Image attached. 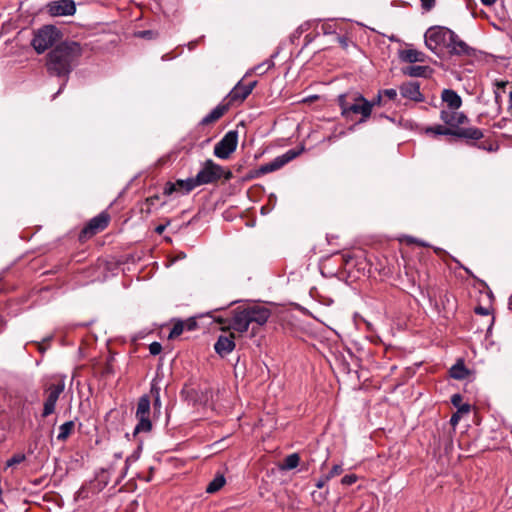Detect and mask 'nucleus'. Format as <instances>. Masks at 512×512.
Listing matches in <instances>:
<instances>
[{
    "mask_svg": "<svg viewBox=\"0 0 512 512\" xmlns=\"http://www.w3.org/2000/svg\"><path fill=\"white\" fill-rule=\"evenodd\" d=\"M82 54V48L77 42H62L56 45L48 54L47 69L59 77H67Z\"/></svg>",
    "mask_w": 512,
    "mask_h": 512,
    "instance_id": "nucleus-1",
    "label": "nucleus"
},
{
    "mask_svg": "<svg viewBox=\"0 0 512 512\" xmlns=\"http://www.w3.org/2000/svg\"><path fill=\"white\" fill-rule=\"evenodd\" d=\"M338 105L342 116L348 118L351 114H360L362 123L370 117L375 103H370L358 92H347L338 96Z\"/></svg>",
    "mask_w": 512,
    "mask_h": 512,
    "instance_id": "nucleus-2",
    "label": "nucleus"
},
{
    "mask_svg": "<svg viewBox=\"0 0 512 512\" xmlns=\"http://www.w3.org/2000/svg\"><path fill=\"white\" fill-rule=\"evenodd\" d=\"M65 390L64 377L53 378L43 386L44 403L41 416L46 418L56 410V403Z\"/></svg>",
    "mask_w": 512,
    "mask_h": 512,
    "instance_id": "nucleus-3",
    "label": "nucleus"
},
{
    "mask_svg": "<svg viewBox=\"0 0 512 512\" xmlns=\"http://www.w3.org/2000/svg\"><path fill=\"white\" fill-rule=\"evenodd\" d=\"M230 180L232 172L229 169L216 164L212 160H206L196 175V181L199 185L212 184L220 179Z\"/></svg>",
    "mask_w": 512,
    "mask_h": 512,
    "instance_id": "nucleus-4",
    "label": "nucleus"
},
{
    "mask_svg": "<svg viewBox=\"0 0 512 512\" xmlns=\"http://www.w3.org/2000/svg\"><path fill=\"white\" fill-rule=\"evenodd\" d=\"M345 25L346 27L337 28L336 23L333 21H321L318 19H314L302 23L298 27L296 32H307L309 30H311L312 32H318L319 30H321L322 32H335L336 29H339L341 32H349L362 29V25L359 23H350Z\"/></svg>",
    "mask_w": 512,
    "mask_h": 512,
    "instance_id": "nucleus-5",
    "label": "nucleus"
},
{
    "mask_svg": "<svg viewBox=\"0 0 512 512\" xmlns=\"http://www.w3.org/2000/svg\"><path fill=\"white\" fill-rule=\"evenodd\" d=\"M150 408L151 402L150 398L147 395H143L139 398L136 409V419L138 420L137 425L134 428L133 434L134 436L139 433H147L152 429V422L150 420Z\"/></svg>",
    "mask_w": 512,
    "mask_h": 512,
    "instance_id": "nucleus-6",
    "label": "nucleus"
},
{
    "mask_svg": "<svg viewBox=\"0 0 512 512\" xmlns=\"http://www.w3.org/2000/svg\"><path fill=\"white\" fill-rule=\"evenodd\" d=\"M237 143V131L227 132L224 137L215 145L214 155L220 159H228L230 155L236 150Z\"/></svg>",
    "mask_w": 512,
    "mask_h": 512,
    "instance_id": "nucleus-7",
    "label": "nucleus"
},
{
    "mask_svg": "<svg viewBox=\"0 0 512 512\" xmlns=\"http://www.w3.org/2000/svg\"><path fill=\"white\" fill-rule=\"evenodd\" d=\"M426 46L439 56L447 54L449 34H424Z\"/></svg>",
    "mask_w": 512,
    "mask_h": 512,
    "instance_id": "nucleus-8",
    "label": "nucleus"
},
{
    "mask_svg": "<svg viewBox=\"0 0 512 512\" xmlns=\"http://www.w3.org/2000/svg\"><path fill=\"white\" fill-rule=\"evenodd\" d=\"M46 10L51 16H69L75 13L76 6L72 0H57L49 2Z\"/></svg>",
    "mask_w": 512,
    "mask_h": 512,
    "instance_id": "nucleus-9",
    "label": "nucleus"
},
{
    "mask_svg": "<svg viewBox=\"0 0 512 512\" xmlns=\"http://www.w3.org/2000/svg\"><path fill=\"white\" fill-rule=\"evenodd\" d=\"M256 84V81L249 84L239 81L227 96L229 104L242 103L251 94Z\"/></svg>",
    "mask_w": 512,
    "mask_h": 512,
    "instance_id": "nucleus-10",
    "label": "nucleus"
},
{
    "mask_svg": "<svg viewBox=\"0 0 512 512\" xmlns=\"http://www.w3.org/2000/svg\"><path fill=\"white\" fill-rule=\"evenodd\" d=\"M109 220L110 217L107 213H100L88 222V224L83 228L82 234L85 237H91L95 235L107 227Z\"/></svg>",
    "mask_w": 512,
    "mask_h": 512,
    "instance_id": "nucleus-11",
    "label": "nucleus"
},
{
    "mask_svg": "<svg viewBox=\"0 0 512 512\" xmlns=\"http://www.w3.org/2000/svg\"><path fill=\"white\" fill-rule=\"evenodd\" d=\"M200 186L196 181V176L185 180H177L175 183L167 182L164 186L163 193L166 196H170L178 190H183L185 193H189L194 188Z\"/></svg>",
    "mask_w": 512,
    "mask_h": 512,
    "instance_id": "nucleus-12",
    "label": "nucleus"
},
{
    "mask_svg": "<svg viewBox=\"0 0 512 512\" xmlns=\"http://www.w3.org/2000/svg\"><path fill=\"white\" fill-rule=\"evenodd\" d=\"M245 309L249 316L250 323L251 324L255 323L258 326L264 325L268 321V319L271 315L270 310L263 306L255 305V306L247 307Z\"/></svg>",
    "mask_w": 512,
    "mask_h": 512,
    "instance_id": "nucleus-13",
    "label": "nucleus"
},
{
    "mask_svg": "<svg viewBox=\"0 0 512 512\" xmlns=\"http://www.w3.org/2000/svg\"><path fill=\"white\" fill-rule=\"evenodd\" d=\"M447 54L471 55L474 51L467 43L458 38L457 34H449Z\"/></svg>",
    "mask_w": 512,
    "mask_h": 512,
    "instance_id": "nucleus-14",
    "label": "nucleus"
},
{
    "mask_svg": "<svg viewBox=\"0 0 512 512\" xmlns=\"http://www.w3.org/2000/svg\"><path fill=\"white\" fill-rule=\"evenodd\" d=\"M235 348L234 342V334H222L218 337L216 343L214 344V349L216 353L225 357L230 354Z\"/></svg>",
    "mask_w": 512,
    "mask_h": 512,
    "instance_id": "nucleus-15",
    "label": "nucleus"
},
{
    "mask_svg": "<svg viewBox=\"0 0 512 512\" xmlns=\"http://www.w3.org/2000/svg\"><path fill=\"white\" fill-rule=\"evenodd\" d=\"M440 119L451 129L458 128L460 125L467 121V117L464 113L458 112L457 110H442L440 113Z\"/></svg>",
    "mask_w": 512,
    "mask_h": 512,
    "instance_id": "nucleus-16",
    "label": "nucleus"
},
{
    "mask_svg": "<svg viewBox=\"0 0 512 512\" xmlns=\"http://www.w3.org/2000/svg\"><path fill=\"white\" fill-rule=\"evenodd\" d=\"M58 35L59 34H34L31 45L37 53H43L57 41Z\"/></svg>",
    "mask_w": 512,
    "mask_h": 512,
    "instance_id": "nucleus-17",
    "label": "nucleus"
},
{
    "mask_svg": "<svg viewBox=\"0 0 512 512\" xmlns=\"http://www.w3.org/2000/svg\"><path fill=\"white\" fill-rule=\"evenodd\" d=\"M399 91L402 97L415 102H421L424 99L422 93L420 92V85L418 82L403 83L399 87Z\"/></svg>",
    "mask_w": 512,
    "mask_h": 512,
    "instance_id": "nucleus-18",
    "label": "nucleus"
},
{
    "mask_svg": "<svg viewBox=\"0 0 512 512\" xmlns=\"http://www.w3.org/2000/svg\"><path fill=\"white\" fill-rule=\"evenodd\" d=\"M249 316L246 309H242L235 312L233 317L231 328L239 333H244L250 326Z\"/></svg>",
    "mask_w": 512,
    "mask_h": 512,
    "instance_id": "nucleus-19",
    "label": "nucleus"
},
{
    "mask_svg": "<svg viewBox=\"0 0 512 512\" xmlns=\"http://www.w3.org/2000/svg\"><path fill=\"white\" fill-rule=\"evenodd\" d=\"M441 99L445 102L449 109L458 110L462 105L461 97L452 89H444Z\"/></svg>",
    "mask_w": 512,
    "mask_h": 512,
    "instance_id": "nucleus-20",
    "label": "nucleus"
},
{
    "mask_svg": "<svg viewBox=\"0 0 512 512\" xmlns=\"http://www.w3.org/2000/svg\"><path fill=\"white\" fill-rule=\"evenodd\" d=\"M399 58L403 62L408 63H415V62H423L425 60L424 53L413 49V48H407L403 50H399Z\"/></svg>",
    "mask_w": 512,
    "mask_h": 512,
    "instance_id": "nucleus-21",
    "label": "nucleus"
},
{
    "mask_svg": "<svg viewBox=\"0 0 512 512\" xmlns=\"http://www.w3.org/2000/svg\"><path fill=\"white\" fill-rule=\"evenodd\" d=\"M289 161H291V157L279 156V157L275 158L273 161L260 166V168L258 170V174L263 175V174H267V173L276 171V170L280 169L281 167H283Z\"/></svg>",
    "mask_w": 512,
    "mask_h": 512,
    "instance_id": "nucleus-22",
    "label": "nucleus"
},
{
    "mask_svg": "<svg viewBox=\"0 0 512 512\" xmlns=\"http://www.w3.org/2000/svg\"><path fill=\"white\" fill-rule=\"evenodd\" d=\"M454 136L458 138L479 140L483 137V132L476 127L457 128L455 129Z\"/></svg>",
    "mask_w": 512,
    "mask_h": 512,
    "instance_id": "nucleus-23",
    "label": "nucleus"
},
{
    "mask_svg": "<svg viewBox=\"0 0 512 512\" xmlns=\"http://www.w3.org/2000/svg\"><path fill=\"white\" fill-rule=\"evenodd\" d=\"M403 73L410 77H428L430 68L428 66L413 65L404 68Z\"/></svg>",
    "mask_w": 512,
    "mask_h": 512,
    "instance_id": "nucleus-24",
    "label": "nucleus"
},
{
    "mask_svg": "<svg viewBox=\"0 0 512 512\" xmlns=\"http://www.w3.org/2000/svg\"><path fill=\"white\" fill-rule=\"evenodd\" d=\"M275 55H272L271 58L275 57ZM274 61L272 59H267L265 61H263L262 63L256 65L253 69L249 70L248 72H246L245 74V77H248L250 76L252 73H255L259 76L261 75H264L267 71H269L270 69H272L274 67Z\"/></svg>",
    "mask_w": 512,
    "mask_h": 512,
    "instance_id": "nucleus-25",
    "label": "nucleus"
},
{
    "mask_svg": "<svg viewBox=\"0 0 512 512\" xmlns=\"http://www.w3.org/2000/svg\"><path fill=\"white\" fill-rule=\"evenodd\" d=\"M75 424L73 421H67L60 425L59 427V433L57 435V440L64 442L68 439V437L72 434L74 431Z\"/></svg>",
    "mask_w": 512,
    "mask_h": 512,
    "instance_id": "nucleus-26",
    "label": "nucleus"
},
{
    "mask_svg": "<svg viewBox=\"0 0 512 512\" xmlns=\"http://www.w3.org/2000/svg\"><path fill=\"white\" fill-rule=\"evenodd\" d=\"M226 111V107L225 106H217L215 107L208 115H206L203 119H202V124H210V123H213L215 121H217L218 119H220L224 113Z\"/></svg>",
    "mask_w": 512,
    "mask_h": 512,
    "instance_id": "nucleus-27",
    "label": "nucleus"
},
{
    "mask_svg": "<svg viewBox=\"0 0 512 512\" xmlns=\"http://www.w3.org/2000/svg\"><path fill=\"white\" fill-rule=\"evenodd\" d=\"M226 483L225 477L222 474H218L215 478L207 485L206 492L209 494L216 493Z\"/></svg>",
    "mask_w": 512,
    "mask_h": 512,
    "instance_id": "nucleus-28",
    "label": "nucleus"
},
{
    "mask_svg": "<svg viewBox=\"0 0 512 512\" xmlns=\"http://www.w3.org/2000/svg\"><path fill=\"white\" fill-rule=\"evenodd\" d=\"M468 375V370L462 362H457L450 368V376L457 380H462Z\"/></svg>",
    "mask_w": 512,
    "mask_h": 512,
    "instance_id": "nucleus-29",
    "label": "nucleus"
},
{
    "mask_svg": "<svg viewBox=\"0 0 512 512\" xmlns=\"http://www.w3.org/2000/svg\"><path fill=\"white\" fill-rule=\"evenodd\" d=\"M425 132L428 134H434V135L454 136L455 129H451V128L445 127L443 125H435V126L426 128Z\"/></svg>",
    "mask_w": 512,
    "mask_h": 512,
    "instance_id": "nucleus-30",
    "label": "nucleus"
},
{
    "mask_svg": "<svg viewBox=\"0 0 512 512\" xmlns=\"http://www.w3.org/2000/svg\"><path fill=\"white\" fill-rule=\"evenodd\" d=\"M469 411H470V405L469 404H464L461 407H459V409L451 416L450 424L453 427H455L459 423L462 415L468 414Z\"/></svg>",
    "mask_w": 512,
    "mask_h": 512,
    "instance_id": "nucleus-31",
    "label": "nucleus"
},
{
    "mask_svg": "<svg viewBox=\"0 0 512 512\" xmlns=\"http://www.w3.org/2000/svg\"><path fill=\"white\" fill-rule=\"evenodd\" d=\"M382 97H387L390 100H395L397 97V91L395 89H385L379 91L377 100L374 103L380 104L382 101Z\"/></svg>",
    "mask_w": 512,
    "mask_h": 512,
    "instance_id": "nucleus-32",
    "label": "nucleus"
},
{
    "mask_svg": "<svg viewBox=\"0 0 512 512\" xmlns=\"http://www.w3.org/2000/svg\"><path fill=\"white\" fill-rule=\"evenodd\" d=\"M184 330H185V323L183 321L176 322L173 325V327L169 333V338L173 339V338L180 336Z\"/></svg>",
    "mask_w": 512,
    "mask_h": 512,
    "instance_id": "nucleus-33",
    "label": "nucleus"
},
{
    "mask_svg": "<svg viewBox=\"0 0 512 512\" xmlns=\"http://www.w3.org/2000/svg\"><path fill=\"white\" fill-rule=\"evenodd\" d=\"M299 464V456L297 454H291L285 459V466L288 469L296 468Z\"/></svg>",
    "mask_w": 512,
    "mask_h": 512,
    "instance_id": "nucleus-34",
    "label": "nucleus"
},
{
    "mask_svg": "<svg viewBox=\"0 0 512 512\" xmlns=\"http://www.w3.org/2000/svg\"><path fill=\"white\" fill-rule=\"evenodd\" d=\"M25 459V456L22 455V454H17V455H14L12 458H10L7 462H6V465L7 467H11V466H14L16 464H19L21 463L22 461H24Z\"/></svg>",
    "mask_w": 512,
    "mask_h": 512,
    "instance_id": "nucleus-35",
    "label": "nucleus"
},
{
    "mask_svg": "<svg viewBox=\"0 0 512 512\" xmlns=\"http://www.w3.org/2000/svg\"><path fill=\"white\" fill-rule=\"evenodd\" d=\"M343 471H344V469H343L342 465L336 464L332 467V469L326 475L329 476V479H332L333 477L340 475Z\"/></svg>",
    "mask_w": 512,
    "mask_h": 512,
    "instance_id": "nucleus-36",
    "label": "nucleus"
},
{
    "mask_svg": "<svg viewBox=\"0 0 512 512\" xmlns=\"http://www.w3.org/2000/svg\"><path fill=\"white\" fill-rule=\"evenodd\" d=\"M357 479H358V477L355 474H349V475H345L341 479V483L345 486H350V485L354 484L357 481Z\"/></svg>",
    "mask_w": 512,
    "mask_h": 512,
    "instance_id": "nucleus-37",
    "label": "nucleus"
},
{
    "mask_svg": "<svg viewBox=\"0 0 512 512\" xmlns=\"http://www.w3.org/2000/svg\"><path fill=\"white\" fill-rule=\"evenodd\" d=\"M162 350V346L159 342H152L149 345V352L152 355H158Z\"/></svg>",
    "mask_w": 512,
    "mask_h": 512,
    "instance_id": "nucleus-38",
    "label": "nucleus"
},
{
    "mask_svg": "<svg viewBox=\"0 0 512 512\" xmlns=\"http://www.w3.org/2000/svg\"><path fill=\"white\" fill-rule=\"evenodd\" d=\"M337 40L343 48H347L351 42L347 34H338Z\"/></svg>",
    "mask_w": 512,
    "mask_h": 512,
    "instance_id": "nucleus-39",
    "label": "nucleus"
},
{
    "mask_svg": "<svg viewBox=\"0 0 512 512\" xmlns=\"http://www.w3.org/2000/svg\"><path fill=\"white\" fill-rule=\"evenodd\" d=\"M451 403L457 408V410L459 409V407H461L462 405L465 404V403H462V396L460 394L452 395Z\"/></svg>",
    "mask_w": 512,
    "mask_h": 512,
    "instance_id": "nucleus-40",
    "label": "nucleus"
},
{
    "mask_svg": "<svg viewBox=\"0 0 512 512\" xmlns=\"http://www.w3.org/2000/svg\"><path fill=\"white\" fill-rule=\"evenodd\" d=\"M329 480H330V479H329V476H327V475H323V476H321V477L316 481V484H315V485H316V487H317L318 489H321V488H323V487L326 485V483H327Z\"/></svg>",
    "mask_w": 512,
    "mask_h": 512,
    "instance_id": "nucleus-41",
    "label": "nucleus"
},
{
    "mask_svg": "<svg viewBox=\"0 0 512 512\" xmlns=\"http://www.w3.org/2000/svg\"><path fill=\"white\" fill-rule=\"evenodd\" d=\"M435 4V0H421L422 8L429 11Z\"/></svg>",
    "mask_w": 512,
    "mask_h": 512,
    "instance_id": "nucleus-42",
    "label": "nucleus"
},
{
    "mask_svg": "<svg viewBox=\"0 0 512 512\" xmlns=\"http://www.w3.org/2000/svg\"><path fill=\"white\" fill-rule=\"evenodd\" d=\"M185 323V329L191 331L196 327V322L194 320H188Z\"/></svg>",
    "mask_w": 512,
    "mask_h": 512,
    "instance_id": "nucleus-43",
    "label": "nucleus"
},
{
    "mask_svg": "<svg viewBox=\"0 0 512 512\" xmlns=\"http://www.w3.org/2000/svg\"><path fill=\"white\" fill-rule=\"evenodd\" d=\"M38 32H57L56 28L54 26H44L41 29L38 30Z\"/></svg>",
    "mask_w": 512,
    "mask_h": 512,
    "instance_id": "nucleus-44",
    "label": "nucleus"
},
{
    "mask_svg": "<svg viewBox=\"0 0 512 512\" xmlns=\"http://www.w3.org/2000/svg\"><path fill=\"white\" fill-rule=\"evenodd\" d=\"M151 394L153 395L154 398L160 396V388L153 384L151 386Z\"/></svg>",
    "mask_w": 512,
    "mask_h": 512,
    "instance_id": "nucleus-45",
    "label": "nucleus"
},
{
    "mask_svg": "<svg viewBox=\"0 0 512 512\" xmlns=\"http://www.w3.org/2000/svg\"><path fill=\"white\" fill-rule=\"evenodd\" d=\"M154 408L155 410H160L161 408V400H160V396H157L154 398Z\"/></svg>",
    "mask_w": 512,
    "mask_h": 512,
    "instance_id": "nucleus-46",
    "label": "nucleus"
},
{
    "mask_svg": "<svg viewBox=\"0 0 512 512\" xmlns=\"http://www.w3.org/2000/svg\"><path fill=\"white\" fill-rule=\"evenodd\" d=\"M297 156V153L293 150H289L288 152H286L284 155H282L281 157H291V160L293 158H295Z\"/></svg>",
    "mask_w": 512,
    "mask_h": 512,
    "instance_id": "nucleus-47",
    "label": "nucleus"
},
{
    "mask_svg": "<svg viewBox=\"0 0 512 512\" xmlns=\"http://www.w3.org/2000/svg\"><path fill=\"white\" fill-rule=\"evenodd\" d=\"M475 312H476L477 314H480V315H487V314H488L487 309H485V308H483V307H477V308L475 309Z\"/></svg>",
    "mask_w": 512,
    "mask_h": 512,
    "instance_id": "nucleus-48",
    "label": "nucleus"
},
{
    "mask_svg": "<svg viewBox=\"0 0 512 512\" xmlns=\"http://www.w3.org/2000/svg\"><path fill=\"white\" fill-rule=\"evenodd\" d=\"M156 200H158V196H153V197H149V198H147V199H146V202H147L149 205H154Z\"/></svg>",
    "mask_w": 512,
    "mask_h": 512,
    "instance_id": "nucleus-49",
    "label": "nucleus"
},
{
    "mask_svg": "<svg viewBox=\"0 0 512 512\" xmlns=\"http://www.w3.org/2000/svg\"><path fill=\"white\" fill-rule=\"evenodd\" d=\"M483 5L485 6H491L496 3L497 0H480Z\"/></svg>",
    "mask_w": 512,
    "mask_h": 512,
    "instance_id": "nucleus-50",
    "label": "nucleus"
},
{
    "mask_svg": "<svg viewBox=\"0 0 512 512\" xmlns=\"http://www.w3.org/2000/svg\"><path fill=\"white\" fill-rule=\"evenodd\" d=\"M166 226L165 225H159L155 228V231L158 233V234H162L163 231L165 230Z\"/></svg>",
    "mask_w": 512,
    "mask_h": 512,
    "instance_id": "nucleus-51",
    "label": "nucleus"
},
{
    "mask_svg": "<svg viewBox=\"0 0 512 512\" xmlns=\"http://www.w3.org/2000/svg\"><path fill=\"white\" fill-rule=\"evenodd\" d=\"M411 242H415V243H417L418 245L423 246V247L428 246L424 241L411 240Z\"/></svg>",
    "mask_w": 512,
    "mask_h": 512,
    "instance_id": "nucleus-52",
    "label": "nucleus"
},
{
    "mask_svg": "<svg viewBox=\"0 0 512 512\" xmlns=\"http://www.w3.org/2000/svg\"><path fill=\"white\" fill-rule=\"evenodd\" d=\"M389 39H390L391 41H397V38H396V36H395L394 34H392V35L389 37Z\"/></svg>",
    "mask_w": 512,
    "mask_h": 512,
    "instance_id": "nucleus-53",
    "label": "nucleus"
},
{
    "mask_svg": "<svg viewBox=\"0 0 512 512\" xmlns=\"http://www.w3.org/2000/svg\"><path fill=\"white\" fill-rule=\"evenodd\" d=\"M435 28H436V27H430V28H428V29H427V31H426V32H427V33L433 32Z\"/></svg>",
    "mask_w": 512,
    "mask_h": 512,
    "instance_id": "nucleus-54",
    "label": "nucleus"
},
{
    "mask_svg": "<svg viewBox=\"0 0 512 512\" xmlns=\"http://www.w3.org/2000/svg\"><path fill=\"white\" fill-rule=\"evenodd\" d=\"M64 85H65V84H63V85L60 87V89L58 90V92L56 93V95H58L59 93H61V91H62V89H63Z\"/></svg>",
    "mask_w": 512,
    "mask_h": 512,
    "instance_id": "nucleus-55",
    "label": "nucleus"
},
{
    "mask_svg": "<svg viewBox=\"0 0 512 512\" xmlns=\"http://www.w3.org/2000/svg\"><path fill=\"white\" fill-rule=\"evenodd\" d=\"M497 85H498L499 87H504V86H505V83H504V82H501V83H497Z\"/></svg>",
    "mask_w": 512,
    "mask_h": 512,
    "instance_id": "nucleus-56",
    "label": "nucleus"
},
{
    "mask_svg": "<svg viewBox=\"0 0 512 512\" xmlns=\"http://www.w3.org/2000/svg\"><path fill=\"white\" fill-rule=\"evenodd\" d=\"M142 36H151L152 34H146V33H143L141 34ZM149 39H151V37H148Z\"/></svg>",
    "mask_w": 512,
    "mask_h": 512,
    "instance_id": "nucleus-57",
    "label": "nucleus"
},
{
    "mask_svg": "<svg viewBox=\"0 0 512 512\" xmlns=\"http://www.w3.org/2000/svg\"><path fill=\"white\" fill-rule=\"evenodd\" d=\"M445 32L451 33L452 31L450 29H446Z\"/></svg>",
    "mask_w": 512,
    "mask_h": 512,
    "instance_id": "nucleus-58",
    "label": "nucleus"
}]
</instances>
